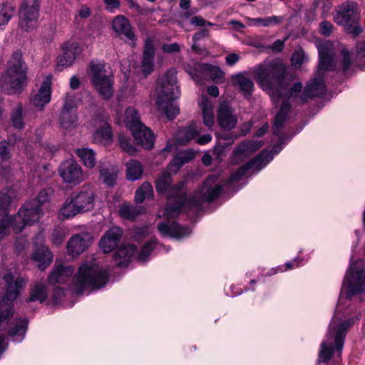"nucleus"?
I'll list each match as a JSON object with an SVG mask.
<instances>
[{"label": "nucleus", "mask_w": 365, "mask_h": 365, "mask_svg": "<svg viewBox=\"0 0 365 365\" xmlns=\"http://www.w3.org/2000/svg\"><path fill=\"white\" fill-rule=\"evenodd\" d=\"M156 245L155 239H151L149 241L146 242L141 247L138 255V259L141 262L146 261L151 252L154 250Z\"/></svg>", "instance_id": "51"}, {"label": "nucleus", "mask_w": 365, "mask_h": 365, "mask_svg": "<svg viewBox=\"0 0 365 365\" xmlns=\"http://www.w3.org/2000/svg\"><path fill=\"white\" fill-rule=\"evenodd\" d=\"M200 106L202 113L204 125L209 128H212L215 123V115L212 101L206 96H203L201 101L200 102Z\"/></svg>", "instance_id": "35"}, {"label": "nucleus", "mask_w": 365, "mask_h": 365, "mask_svg": "<svg viewBox=\"0 0 365 365\" xmlns=\"http://www.w3.org/2000/svg\"><path fill=\"white\" fill-rule=\"evenodd\" d=\"M136 91V86L131 83H128L123 86L118 94L119 101H123L130 97H133Z\"/></svg>", "instance_id": "53"}, {"label": "nucleus", "mask_w": 365, "mask_h": 365, "mask_svg": "<svg viewBox=\"0 0 365 365\" xmlns=\"http://www.w3.org/2000/svg\"><path fill=\"white\" fill-rule=\"evenodd\" d=\"M14 14V7L9 3H4L0 9V29L9 23Z\"/></svg>", "instance_id": "46"}, {"label": "nucleus", "mask_w": 365, "mask_h": 365, "mask_svg": "<svg viewBox=\"0 0 365 365\" xmlns=\"http://www.w3.org/2000/svg\"><path fill=\"white\" fill-rule=\"evenodd\" d=\"M14 217L4 215L0 219V240L3 239L9 234L10 227L13 228Z\"/></svg>", "instance_id": "52"}, {"label": "nucleus", "mask_w": 365, "mask_h": 365, "mask_svg": "<svg viewBox=\"0 0 365 365\" xmlns=\"http://www.w3.org/2000/svg\"><path fill=\"white\" fill-rule=\"evenodd\" d=\"M240 58V57L238 54L232 53L226 56L225 61L227 65L232 66L236 64L239 61Z\"/></svg>", "instance_id": "60"}, {"label": "nucleus", "mask_w": 365, "mask_h": 365, "mask_svg": "<svg viewBox=\"0 0 365 365\" xmlns=\"http://www.w3.org/2000/svg\"><path fill=\"white\" fill-rule=\"evenodd\" d=\"M308 60L307 56L302 49L294 51L292 56V65L295 68H300L301 66Z\"/></svg>", "instance_id": "56"}, {"label": "nucleus", "mask_w": 365, "mask_h": 365, "mask_svg": "<svg viewBox=\"0 0 365 365\" xmlns=\"http://www.w3.org/2000/svg\"><path fill=\"white\" fill-rule=\"evenodd\" d=\"M143 210L138 206H135L128 203H123L119 208L120 217L127 220H134L138 215L141 214Z\"/></svg>", "instance_id": "42"}, {"label": "nucleus", "mask_w": 365, "mask_h": 365, "mask_svg": "<svg viewBox=\"0 0 365 365\" xmlns=\"http://www.w3.org/2000/svg\"><path fill=\"white\" fill-rule=\"evenodd\" d=\"M53 259V255L48 247L40 246L36 247L32 255V260L41 270H44Z\"/></svg>", "instance_id": "29"}, {"label": "nucleus", "mask_w": 365, "mask_h": 365, "mask_svg": "<svg viewBox=\"0 0 365 365\" xmlns=\"http://www.w3.org/2000/svg\"><path fill=\"white\" fill-rule=\"evenodd\" d=\"M122 235V230L118 227H113L108 230L99 242L100 248L105 253L113 251L118 245Z\"/></svg>", "instance_id": "22"}, {"label": "nucleus", "mask_w": 365, "mask_h": 365, "mask_svg": "<svg viewBox=\"0 0 365 365\" xmlns=\"http://www.w3.org/2000/svg\"><path fill=\"white\" fill-rule=\"evenodd\" d=\"M195 158V152L184 150L176 155L168 167L169 171L177 173L181 166Z\"/></svg>", "instance_id": "37"}, {"label": "nucleus", "mask_w": 365, "mask_h": 365, "mask_svg": "<svg viewBox=\"0 0 365 365\" xmlns=\"http://www.w3.org/2000/svg\"><path fill=\"white\" fill-rule=\"evenodd\" d=\"M262 146V142L258 140H245L241 143L234 150L232 163H240Z\"/></svg>", "instance_id": "19"}, {"label": "nucleus", "mask_w": 365, "mask_h": 365, "mask_svg": "<svg viewBox=\"0 0 365 365\" xmlns=\"http://www.w3.org/2000/svg\"><path fill=\"white\" fill-rule=\"evenodd\" d=\"M358 320V317H354L341 322L336 314L334 315L330 322L328 332L320 346L319 361L327 362L335 353L337 357L341 356L346 330Z\"/></svg>", "instance_id": "4"}, {"label": "nucleus", "mask_w": 365, "mask_h": 365, "mask_svg": "<svg viewBox=\"0 0 365 365\" xmlns=\"http://www.w3.org/2000/svg\"><path fill=\"white\" fill-rule=\"evenodd\" d=\"M101 178L108 186L113 185L117 180V172L112 168H100Z\"/></svg>", "instance_id": "49"}, {"label": "nucleus", "mask_w": 365, "mask_h": 365, "mask_svg": "<svg viewBox=\"0 0 365 365\" xmlns=\"http://www.w3.org/2000/svg\"><path fill=\"white\" fill-rule=\"evenodd\" d=\"M58 173L66 183L77 185L86 178L81 167L73 160L63 163L58 169Z\"/></svg>", "instance_id": "15"}, {"label": "nucleus", "mask_w": 365, "mask_h": 365, "mask_svg": "<svg viewBox=\"0 0 365 365\" xmlns=\"http://www.w3.org/2000/svg\"><path fill=\"white\" fill-rule=\"evenodd\" d=\"M26 64L19 53H14L8 62L6 71L0 78V88L9 94H19L27 83Z\"/></svg>", "instance_id": "7"}, {"label": "nucleus", "mask_w": 365, "mask_h": 365, "mask_svg": "<svg viewBox=\"0 0 365 365\" xmlns=\"http://www.w3.org/2000/svg\"><path fill=\"white\" fill-rule=\"evenodd\" d=\"M91 81L97 92L104 99H109L113 95V78L106 73L103 61L92 60L89 64Z\"/></svg>", "instance_id": "10"}, {"label": "nucleus", "mask_w": 365, "mask_h": 365, "mask_svg": "<svg viewBox=\"0 0 365 365\" xmlns=\"http://www.w3.org/2000/svg\"><path fill=\"white\" fill-rule=\"evenodd\" d=\"M82 103V99L79 95L74 93H67L63 98L62 110L75 111V109Z\"/></svg>", "instance_id": "44"}, {"label": "nucleus", "mask_w": 365, "mask_h": 365, "mask_svg": "<svg viewBox=\"0 0 365 365\" xmlns=\"http://www.w3.org/2000/svg\"><path fill=\"white\" fill-rule=\"evenodd\" d=\"M2 279L6 284V293L4 296L0 293V327L6 324L14 314L12 302L18 297L26 284L24 278L20 276L14 278L10 272L3 274Z\"/></svg>", "instance_id": "8"}, {"label": "nucleus", "mask_w": 365, "mask_h": 365, "mask_svg": "<svg viewBox=\"0 0 365 365\" xmlns=\"http://www.w3.org/2000/svg\"><path fill=\"white\" fill-rule=\"evenodd\" d=\"M125 166L126 177L129 180L135 181L141 178L143 168L140 162L132 159L127 162Z\"/></svg>", "instance_id": "39"}, {"label": "nucleus", "mask_w": 365, "mask_h": 365, "mask_svg": "<svg viewBox=\"0 0 365 365\" xmlns=\"http://www.w3.org/2000/svg\"><path fill=\"white\" fill-rule=\"evenodd\" d=\"M250 26H270L280 23L281 19L276 16H268L264 18H247Z\"/></svg>", "instance_id": "45"}, {"label": "nucleus", "mask_w": 365, "mask_h": 365, "mask_svg": "<svg viewBox=\"0 0 365 365\" xmlns=\"http://www.w3.org/2000/svg\"><path fill=\"white\" fill-rule=\"evenodd\" d=\"M108 11L113 13L120 6V0H103Z\"/></svg>", "instance_id": "59"}, {"label": "nucleus", "mask_w": 365, "mask_h": 365, "mask_svg": "<svg viewBox=\"0 0 365 365\" xmlns=\"http://www.w3.org/2000/svg\"><path fill=\"white\" fill-rule=\"evenodd\" d=\"M155 49L151 39L147 38L141 63L135 67V73L142 77H146L153 71Z\"/></svg>", "instance_id": "17"}, {"label": "nucleus", "mask_w": 365, "mask_h": 365, "mask_svg": "<svg viewBox=\"0 0 365 365\" xmlns=\"http://www.w3.org/2000/svg\"><path fill=\"white\" fill-rule=\"evenodd\" d=\"M360 17L358 4L353 1L339 6L334 14V21L339 25L348 26L356 23Z\"/></svg>", "instance_id": "14"}, {"label": "nucleus", "mask_w": 365, "mask_h": 365, "mask_svg": "<svg viewBox=\"0 0 365 365\" xmlns=\"http://www.w3.org/2000/svg\"><path fill=\"white\" fill-rule=\"evenodd\" d=\"M76 155L80 158L83 165L88 168H93L96 165V153L88 148H79L75 150Z\"/></svg>", "instance_id": "38"}, {"label": "nucleus", "mask_w": 365, "mask_h": 365, "mask_svg": "<svg viewBox=\"0 0 365 365\" xmlns=\"http://www.w3.org/2000/svg\"><path fill=\"white\" fill-rule=\"evenodd\" d=\"M180 49L179 44L176 43H170V44H164L163 46V51L166 53H174L178 52Z\"/></svg>", "instance_id": "62"}, {"label": "nucleus", "mask_w": 365, "mask_h": 365, "mask_svg": "<svg viewBox=\"0 0 365 365\" xmlns=\"http://www.w3.org/2000/svg\"><path fill=\"white\" fill-rule=\"evenodd\" d=\"M303 259L297 257L295 258L292 262H288L284 264L285 269H283L284 271L292 269L296 267H299L301 266L300 261H302Z\"/></svg>", "instance_id": "61"}, {"label": "nucleus", "mask_w": 365, "mask_h": 365, "mask_svg": "<svg viewBox=\"0 0 365 365\" xmlns=\"http://www.w3.org/2000/svg\"><path fill=\"white\" fill-rule=\"evenodd\" d=\"M27 330V320L25 319H16L9 329V334L14 341L21 342L24 339Z\"/></svg>", "instance_id": "32"}, {"label": "nucleus", "mask_w": 365, "mask_h": 365, "mask_svg": "<svg viewBox=\"0 0 365 365\" xmlns=\"http://www.w3.org/2000/svg\"><path fill=\"white\" fill-rule=\"evenodd\" d=\"M51 98V79L47 77L41 83L38 92L31 99V104L37 110H42L44 106L48 104Z\"/></svg>", "instance_id": "18"}, {"label": "nucleus", "mask_w": 365, "mask_h": 365, "mask_svg": "<svg viewBox=\"0 0 365 365\" xmlns=\"http://www.w3.org/2000/svg\"><path fill=\"white\" fill-rule=\"evenodd\" d=\"M108 279V270L93 258L83 262L73 277L71 289L76 293H81L85 289H100L106 285Z\"/></svg>", "instance_id": "5"}, {"label": "nucleus", "mask_w": 365, "mask_h": 365, "mask_svg": "<svg viewBox=\"0 0 365 365\" xmlns=\"http://www.w3.org/2000/svg\"><path fill=\"white\" fill-rule=\"evenodd\" d=\"M47 297V293L46 289V285L44 284L38 283L36 284L33 288L30 297L28 299V302L38 301L43 302Z\"/></svg>", "instance_id": "48"}, {"label": "nucleus", "mask_w": 365, "mask_h": 365, "mask_svg": "<svg viewBox=\"0 0 365 365\" xmlns=\"http://www.w3.org/2000/svg\"><path fill=\"white\" fill-rule=\"evenodd\" d=\"M155 106L158 110L165 114L168 119H173L178 115L180 110L173 101L180 96V90L177 85L176 71L169 70L158 79L155 91Z\"/></svg>", "instance_id": "3"}, {"label": "nucleus", "mask_w": 365, "mask_h": 365, "mask_svg": "<svg viewBox=\"0 0 365 365\" xmlns=\"http://www.w3.org/2000/svg\"><path fill=\"white\" fill-rule=\"evenodd\" d=\"M78 213H81L79 209L72 197L71 200H67L59 210V217L63 219H68L73 217Z\"/></svg>", "instance_id": "40"}, {"label": "nucleus", "mask_w": 365, "mask_h": 365, "mask_svg": "<svg viewBox=\"0 0 365 365\" xmlns=\"http://www.w3.org/2000/svg\"><path fill=\"white\" fill-rule=\"evenodd\" d=\"M155 187L158 192H168V205L163 212V217L166 221L158 225L159 232L163 236L176 239L189 236L192 232L190 227L180 226L173 220L178 216L185 205L184 182H180L171 186L170 173L169 171H165L156 180Z\"/></svg>", "instance_id": "2"}, {"label": "nucleus", "mask_w": 365, "mask_h": 365, "mask_svg": "<svg viewBox=\"0 0 365 365\" xmlns=\"http://www.w3.org/2000/svg\"><path fill=\"white\" fill-rule=\"evenodd\" d=\"M200 130L194 123L187 127L180 129L176 135V141L178 144H185V143L195 138Z\"/></svg>", "instance_id": "36"}, {"label": "nucleus", "mask_w": 365, "mask_h": 365, "mask_svg": "<svg viewBox=\"0 0 365 365\" xmlns=\"http://www.w3.org/2000/svg\"><path fill=\"white\" fill-rule=\"evenodd\" d=\"M23 108L21 106H18L12 113L11 121L13 125L19 129L24 127L23 117H22Z\"/></svg>", "instance_id": "54"}, {"label": "nucleus", "mask_w": 365, "mask_h": 365, "mask_svg": "<svg viewBox=\"0 0 365 365\" xmlns=\"http://www.w3.org/2000/svg\"><path fill=\"white\" fill-rule=\"evenodd\" d=\"M63 53L58 57V66H69L75 61L77 55L80 53V47L76 42H68L63 46Z\"/></svg>", "instance_id": "26"}, {"label": "nucleus", "mask_w": 365, "mask_h": 365, "mask_svg": "<svg viewBox=\"0 0 365 365\" xmlns=\"http://www.w3.org/2000/svg\"><path fill=\"white\" fill-rule=\"evenodd\" d=\"M58 122L61 128L63 130L70 132L77 125L78 117L76 112L61 110L58 118Z\"/></svg>", "instance_id": "33"}, {"label": "nucleus", "mask_w": 365, "mask_h": 365, "mask_svg": "<svg viewBox=\"0 0 365 365\" xmlns=\"http://www.w3.org/2000/svg\"><path fill=\"white\" fill-rule=\"evenodd\" d=\"M356 294L361 297L365 296V263L363 259L351 256L341 288L337 309L344 299H351Z\"/></svg>", "instance_id": "6"}, {"label": "nucleus", "mask_w": 365, "mask_h": 365, "mask_svg": "<svg viewBox=\"0 0 365 365\" xmlns=\"http://www.w3.org/2000/svg\"><path fill=\"white\" fill-rule=\"evenodd\" d=\"M52 194L53 190L51 188L43 189L38 192L36 198L33 200L31 202L35 201V205H38L40 207H41V205L49 201Z\"/></svg>", "instance_id": "55"}, {"label": "nucleus", "mask_w": 365, "mask_h": 365, "mask_svg": "<svg viewBox=\"0 0 365 365\" xmlns=\"http://www.w3.org/2000/svg\"><path fill=\"white\" fill-rule=\"evenodd\" d=\"M235 138L229 135H221L218 138V143L213 149V153L217 158H221L225 155L226 147L233 144Z\"/></svg>", "instance_id": "41"}, {"label": "nucleus", "mask_w": 365, "mask_h": 365, "mask_svg": "<svg viewBox=\"0 0 365 365\" xmlns=\"http://www.w3.org/2000/svg\"><path fill=\"white\" fill-rule=\"evenodd\" d=\"M224 185L220 175L209 176L189 199H185V208L197 207L202 202L215 200L221 194Z\"/></svg>", "instance_id": "9"}, {"label": "nucleus", "mask_w": 365, "mask_h": 365, "mask_svg": "<svg viewBox=\"0 0 365 365\" xmlns=\"http://www.w3.org/2000/svg\"><path fill=\"white\" fill-rule=\"evenodd\" d=\"M14 203V193L10 190L0 192V215H8Z\"/></svg>", "instance_id": "43"}, {"label": "nucleus", "mask_w": 365, "mask_h": 365, "mask_svg": "<svg viewBox=\"0 0 365 365\" xmlns=\"http://www.w3.org/2000/svg\"><path fill=\"white\" fill-rule=\"evenodd\" d=\"M217 120L219 125L225 130L234 128L237 123V117L233 109L227 103H222L217 110Z\"/></svg>", "instance_id": "21"}, {"label": "nucleus", "mask_w": 365, "mask_h": 365, "mask_svg": "<svg viewBox=\"0 0 365 365\" xmlns=\"http://www.w3.org/2000/svg\"><path fill=\"white\" fill-rule=\"evenodd\" d=\"M333 31V25L329 21H324L320 24L319 32L321 34L329 36Z\"/></svg>", "instance_id": "58"}, {"label": "nucleus", "mask_w": 365, "mask_h": 365, "mask_svg": "<svg viewBox=\"0 0 365 365\" xmlns=\"http://www.w3.org/2000/svg\"><path fill=\"white\" fill-rule=\"evenodd\" d=\"M190 24L195 26H205L206 21L200 16H195L190 19Z\"/></svg>", "instance_id": "64"}, {"label": "nucleus", "mask_w": 365, "mask_h": 365, "mask_svg": "<svg viewBox=\"0 0 365 365\" xmlns=\"http://www.w3.org/2000/svg\"><path fill=\"white\" fill-rule=\"evenodd\" d=\"M317 48L319 62L317 76L310 81L302 91V84L295 83L288 93H285L287 88L282 83L284 69L274 63L259 65L253 68V73L258 84L266 91L275 102L282 99L279 111L276 114L274 122V133L279 135L281 128L287 119L289 112L290 103L300 104L309 98L319 96L325 93L326 86L323 77L327 71L335 69L334 51L333 44L329 41H319Z\"/></svg>", "instance_id": "1"}, {"label": "nucleus", "mask_w": 365, "mask_h": 365, "mask_svg": "<svg viewBox=\"0 0 365 365\" xmlns=\"http://www.w3.org/2000/svg\"><path fill=\"white\" fill-rule=\"evenodd\" d=\"M341 56H342V68H343V70L345 71L349 68V65L351 63L350 56H349V52H347L346 51H341Z\"/></svg>", "instance_id": "63"}, {"label": "nucleus", "mask_w": 365, "mask_h": 365, "mask_svg": "<svg viewBox=\"0 0 365 365\" xmlns=\"http://www.w3.org/2000/svg\"><path fill=\"white\" fill-rule=\"evenodd\" d=\"M17 140H19L16 136H10L7 140L0 142V158L2 160H7L10 158V152L9 148L14 146Z\"/></svg>", "instance_id": "50"}, {"label": "nucleus", "mask_w": 365, "mask_h": 365, "mask_svg": "<svg viewBox=\"0 0 365 365\" xmlns=\"http://www.w3.org/2000/svg\"><path fill=\"white\" fill-rule=\"evenodd\" d=\"M232 83L237 86L245 97L248 98L252 93L254 83L243 73H238L232 76Z\"/></svg>", "instance_id": "34"}, {"label": "nucleus", "mask_w": 365, "mask_h": 365, "mask_svg": "<svg viewBox=\"0 0 365 365\" xmlns=\"http://www.w3.org/2000/svg\"><path fill=\"white\" fill-rule=\"evenodd\" d=\"M120 120H121L125 127L130 131L137 128H139L140 125H143L140 120L138 111L136 108L131 106L128 107L125 110L122 119H120Z\"/></svg>", "instance_id": "31"}, {"label": "nucleus", "mask_w": 365, "mask_h": 365, "mask_svg": "<svg viewBox=\"0 0 365 365\" xmlns=\"http://www.w3.org/2000/svg\"><path fill=\"white\" fill-rule=\"evenodd\" d=\"M135 252L136 247L134 245H121L117 250L114 257L115 264L118 267H126Z\"/></svg>", "instance_id": "30"}, {"label": "nucleus", "mask_w": 365, "mask_h": 365, "mask_svg": "<svg viewBox=\"0 0 365 365\" xmlns=\"http://www.w3.org/2000/svg\"><path fill=\"white\" fill-rule=\"evenodd\" d=\"M73 198L81 212L91 210L95 206V193L91 190H82Z\"/></svg>", "instance_id": "25"}, {"label": "nucleus", "mask_w": 365, "mask_h": 365, "mask_svg": "<svg viewBox=\"0 0 365 365\" xmlns=\"http://www.w3.org/2000/svg\"><path fill=\"white\" fill-rule=\"evenodd\" d=\"M112 27L118 34L124 36L127 41L133 43L135 36L128 19L125 16L118 15L115 16L113 20Z\"/></svg>", "instance_id": "24"}, {"label": "nucleus", "mask_w": 365, "mask_h": 365, "mask_svg": "<svg viewBox=\"0 0 365 365\" xmlns=\"http://www.w3.org/2000/svg\"><path fill=\"white\" fill-rule=\"evenodd\" d=\"M130 132L137 144L147 150H150L153 148L155 142L154 133L144 124L140 125L139 128Z\"/></svg>", "instance_id": "23"}, {"label": "nucleus", "mask_w": 365, "mask_h": 365, "mask_svg": "<svg viewBox=\"0 0 365 365\" xmlns=\"http://www.w3.org/2000/svg\"><path fill=\"white\" fill-rule=\"evenodd\" d=\"M41 0H23L19 9V26L25 31L34 29L38 24Z\"/></svg>", "instance_id": "12"}, {"label": "nucleus", "mask_w": 365, "mask_h": 365, "mask_svg": "<svg viewBox=\"0 0 365 365\" xmlns=\"http://www.w3.org/2000/svg\"><path fill=\"white\" fill-rule=\"evenodd\" d=\"M153 195L152 185L149 182H143L136 190L135 200L136 202L141 203L145 199H149Z\"/></svg>", "instance_id": "47"}, {"label": "nucleus", "mask_w": 365, "mask_h": 365, "mask_svg": "<svg viewBox=\"0 0 365 365\" xmlns=\"http://www.w3.org/2000/svg\"><path fill=\"white\" fill-rule=\"evenodd\" d=\"M92 238L87 233L73 235L67 244V251L69 255L77 257L82 254L91 244Z\"/></svg>", "instance_id": "20"}, {"label": "nucleus", "mask_w": 365, "mask_h": 365, "mask_svg": "<svg viewBox=\"0 0 365 365\" xmlns=\"http://www.w3.org/2000/svg\"><path fill=\"white\" fill-rule=\"evenodd\" d=\"M119 143L120 148L126 153H129L131 155H133L136 153V148L132 145L130 140L124 137L120 136L119 138Z\"/></svg>", "instance_id": "57"}, {"label": "nucleus", "mask_w": 365, "mask_h": 365, "mask_svg": "<svg viewBox=\"0 0 365 365\" xmlns=\"http://www.w3.org/2000/svg\"><path fill=\"white\" fill-rule=\"evenodd\" d=\"M195 70L196 72L210 77L216 83H221L225 81V73L217 66L197 63L195 65Z\"/></svg>", "instance_id": "28"}, {"label": "nucleus", "mask_w": 365, "mask_h": 365, "mask_svg": "<svg viewBox=\"0 0 365 365\" xmlns=\"http://www.w3.org/2000/svg\"><path fill=\"white\" fill-rule=\"evenodd\" d=\"M96 130L93 133V140L95 143L107 145L112 141L113 133L107 117L96 116L94 120Z\"/></svg>", "instance_id": "16"}, {"label": "nucleus", "mask_w": 365, "mask_h": 365, "mask_svg": "<svg viewBox=\"0 0 365 365\" xmlns=\"http://www.w3.org/2000/svg\"><path fill=\"white\" fill-rule=\"evenodd\" d=\"M43 210L34 202H28L14 217L13 230L15 232H20L26 225H31L38 222L43 216Z\"/></svg>", "instance_id": "11"}, {"label": "nucleus", "mask_w": 365, "mask_h": 365, "mask_svg": "<svg viewBox=\"0 0 365 365\" xmlns=\"http://www.w3.org/2000/svg\"><path fill=\"white\" fill-rule=\"evenodd\" d=\"M73 273V268L71 266L57 265L51 272L48 282L53 285L65 284Z\"/></svg>", "instance_id": "27"}, {"label": "nucleus", "mask_w": 365, "mask_h": 365, "mask_svg": "<svg viewBox=\"0 0 365 365\" xmlns=\"http://www.w3.org/2000/svg\"><path fill=\"white\" fill-rule=\"evenodd\" d=\"M274 155L271 152L264 150L255 159L251 160L247 164L239 168L227 179V184L232 185L246 177L248 172L257 173L264 168L272 159Z\"/></svg>", "instance_id": "13"}]
</instances>
